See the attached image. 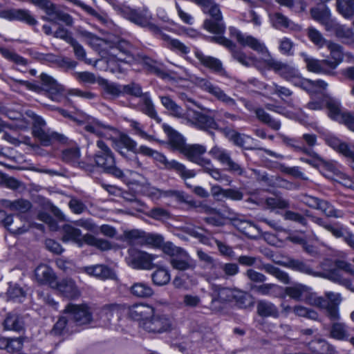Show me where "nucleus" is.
<instances>
[{
  "label": "nucleus",
  "mask_w": 354,
  "mask_h": 354,
  "mask_svg": "<svg viewBox=\"0 0 354 354\" xmlns=\"http://www.w3.org/2000/svg\"><path fill=\"white\" fill-rule=\"evenodd\" d=\"M37 281L42 284H48L53 288L57 281L53 270L45 264L38 266L35 270Z\"/></svg>",
  "instance_id": "obj_33"
},
{
  "label": "nucleus",
  "mask_w": 354,
  "mask_h": 354,
  "mask_svg": "<svg viewBox=\"0 0 354 354\" xmlns=\"http://www.w3.org/2000/svg\"><path fill=\"white\" fill-rule=\"evenodd\" d=\"M154 308L147 304H136L129 309V315L133 319L140 321V324L148 320L153 314Z\"/></svg>",
  "instance_id": "obj_30"
},
{
  "label": "nucleus",
  "mask_w": 354,
  "mask_h": 354,
  "mask_svg": "<svg viewBox=\"0 0 354 354\" xmlns=\"http://www.w3.org/2000/svg\"><path fill=\"white\" fill-rule=\"evenodd\" d=\"M85 238L86 245L95 247L101 251H106L112 248L111 243L106 239L97 238L90 234H86Z\"/></svg>",
  "instance_id": "obj_49"
},
{
  "label": "nucleus",
  "mask_w": 354,
  "mask_h": 354,
  "mask_svg": "<svg viewBox=\"0 0 354 354\" xmlns=\"http://www.w3.org/2000/svg\"><path fill=\"white\" fill-rule=\"evenodd\" d=\"M84 129L91 133L106 139L112 138L113 135L117 133V129L109 125L102 124L101 122L93 120L84 126Z\"/></svg>",
  "instance_id": "obj_26"
},
{
  "label": "nucleus",
  "mask_w": 354,
  "mask_h": 354,
  "mask_svg": "<svg viewBox=\"0 0 354 354\" xmlns=\"http://www.w3.org/2000/svg\"><path fill=\"white\" fill-rule=\"evenodd\" d=\"M269 90L271 94L277 95L283 100H284L286 97H290L292 95V92L288 88L278 85L275 83L270 86Z\"/></svg>",
  "instance_id": "obj_64"
},
{
  "label": "nucleus",
  "mask_w": 354,
  "mask_h": 354,
  "mask_svg": "<svg viewBox=\"0 0 354 354\" xmlns=\"http://www.w3.org/2000/svg\"><path fill=\"white\" fill-rule=\"evenodd\" d=\"M187 122L195 127L209 131V129H218V124L215 121L213 116L194 111L192 118L187 119Z\"/></svg>",
  "instance_id": "obj_24"
},
{
  "label": "nucleus",
  "mask_w": 354,
  "mask_h": 354,
  "mask_svg": "<svg viewBox=\"0 0 354 354\" xmlns=\"http://www.w3.org/2000/svg\"><path fill=\"white\" fill-rule=\"evenodd\" d=\"M151 279L155 285L162 286L169 282L171 275L167 269L159 267L152 273Z\"/></svg>",
  "instance_id": "obj_51"
},
{
  "label": "nucleus",
  "mask_w": 354,
  "mask_h": 354,
  "mask_svg": "<svg viewBox=\"0 0 354 354\" xmlns=\"http://www.w3.org/2000/svg\"><path fill=\"white\" fill-rule=\"evenodd\" d=\"M277 263L306 274L328 279L344 285L349 283V281L344 277L346 274L354 276V268H352L350 263L344 261H332L328 259L325 260L321 264L323 272L313 271L308 265L298 259H287L278 261Z\"/></svg>",
  "instance_id": "obj_1"
},
{
  "label": "nucleus",
  "mask_w": 354,
  "mask_h": 354,
  "mask_svg": "<svg viewBox=\"0 0 354 354\" xmlns=\"http://www.w3.org/2000/svg\"><path fill=\"white\" fill-rule=\"evenodd\" d=\"M195 56L201 64L205 67L213 71L215 73H221L223 71L221 62L214 57L204 55L200 50L195 51Z\"/></svg>",
  "instance_id": "obj_40"
},
{
  "label": "nucleus",
  "mask_w": 354,
  "mask_h": 354,
  "mask_svg": "<svg viewBox=\"0 0 354 354\" xmlns=\"http://www.w3.org/2000/svg\"><path fill=\"white\" fill-rule=\"evenodd\" d=\"M80 156V148L77 146L68 147L62 152V159L67 163H78Z\"/></svg>",
  "instance_id": "obj_54"
},
{
  "label": "nucleus",
  "mask_w": 354,
  "mask_h": 354,
  "mask_svg": "<svg viewBox=\"0 0 354 354\" xmlns=\"http://www.w3.org/2000/svg\"><path fill=\"white\" fill-rule=\"evenodd\" d=\"M308 304L316 306L326 311L328 317L332 321L338 320L339 313L338 306L329 305V303L322 297L313 295L308 298Z\"/></svg>",
  "instance_id": "obj_29"
},
{
  "label": "nucleus",
  "mask_w": 354,
  "mask_h": 354,
  "mask_svg": "<svg viewBox=\"0 0 354 354\" xmlns=\"http://www.w3.org/2000/svg\"><path fill=\"white\" fill-rule=\"evenodd\" d=\"M202 168L204 172L208 174L217 181L225 183L226 185H230L232 182L230 177L226 174H222L218 169L215 168L210 160L206 161V163L202 166Z\"/></svg>",
  "instance_id": "obj_41"
},
{
  "label": "nucleus",
  "mask_w": 354,
  "mask_h": 354,
  "mask_svg": "<svg viewBox=\"0 0 354 354\" xmlns=\"http://www.w3.org/2000/svg\"><path fill=\"white\" fill-rule=\"evenodd\" d=\"M30 2L44 10L47 16L42 17V19L54 24L59 21L66 26H71L73 23V17L68 13L57 8V6L50 0H30Z\"/></svg>",
  "instance_id": "obj_9"
},
{
  "label": "nucleus",
  "mask_w": 354,
  "mask_h": 354,
  "mask_svg": "<svg viewBox=\"0 0 354 354\" xmlns=\"http://www.w3.org/2000/svg\"><path fill=\"white\" fill-rule=\"evenodd\" d=\"M24 323L22 317L17 314H8L4 322L3 326L6 330L19 332L24 329Z\"/></svg>",
  "instance_id": "obj_44"
},
{
  "label": "nucleus",
  "mask_w": 354,
  "mask_h": 354,
  "mask_svg": "<svg viewBox=\"0 0 354 354\" xmlns=\"http://www.w3.org/2000/svg\"><path fill=\"white\" fill-rule=\"evenodd\" d=\"M162 104L173 116L182 118L184 117L183 109L169 96L160 97Z\"/></svg>",
  "instance_id": "obj_47"
},
{
  "label": "nucleus",
  "mask_w": 354,
  "mask_h": 354,
  "mask_svg": "<svg viewBox=\"0 0 354 354\" xmlns=\"http://www.w3.org/2000/svg\"><path fill=\"white\" fill-rule=\"evenodd\" d=\"M0 53L5 58L14 62L17 64L22 66H26L27 64V60L25 58L8 49L0 48Z\"/></svg>",
  "instance_id": "obj_61"
},
{
  "label": "nucleus",
  "mask_w": 354,
  "mask_h": 354,
  "mask_svg": "<svg viewBox=\"0 0 354 354\" xmlns=\"http://www.w3.org/2000/svg\"><path fill=\"white\" fill-rule=\"evenodd\" d=\"M205 151L206 149L204 146L201 145H186L183 153L190 161L202 167L206 163V161L209 160V159H205L201 157Z\"/></svg>",
  "instance_id": "obj_34"
},
{
  "label": "nucleus",
  "mask_w": 354,
  "mask_h": 354,
  "mask_svg": "<svg viewBox=\"0 0 354 354\" xmlns=\"http://www.w3.org/2000/svg\"><path fill=\"white\" fill-rule=\"evenodd\" d=\"M107 42L108 50L106 54L109 56L120 61L123 60V58L118 57V54L115 51L118 50L125 55L133 57V47L129 41L120 37H113L108 38Z\"/></svg>",
  "instance_id": "obj_20"
},
{
  "label": "nucleus",
  "mask_w": 354,
  "mask_h": 354,
  "mask_svg": "<svg viewBox=\"0 0 354 354\" xmlns=\"http://www.w3.org/2000/svg\"><path fill=\"white\" fill-rule=\"evenodd\" d=\"M300 55L306 63L308 71L310 72L330 76L335 75V72H332V70L326 64L325 59L319 60L309 56L306 53H301Z\"/></svg>",
  "instance_id": "obj_23"
},
{
  "label": "nucleus",
  "mask_w": 354,
  "mask_h": 354,
  "mask_svg": "<svg viewBox=\"0 0 354 354\" xmlns=\"http://www.w3.org/2000/svg\"><path fill=\"white\" fill-rule=\"evenodd\" d=\"M85 239V234L82 235L80 229L68 224L64 225L62 227V240L63 242H72L79 248H82L86 244Z\"/></svg>",
  "instance_id": "obj_27"
},
{
  "label": "nucleus",
  "mask_w": 354,
  "mask_h": 354,
  "mask_svg": "<svg viewBox=\"0 0 354 354\" xmlns=\"http://www.w3.org/2000/svg\"><path fill=\"white\" fill-rule=\"evenodd\" d=\"M0 53L5 58L14 62L17 64L22 66H26L27 64V60L25 58L8 49L0 48Z\"/></svg>",
  "instance_id": "obj_62"
},
{
  "label": "nucleus",
  "mask_w": 354,
  "mask_h": 354,
  "mask_svg": "<svg viewBox=\"0 0 354 354\" xmlns=\"http://www.w3.org/2000/svg\"><path fill=\"white\" fill-rule=\"evenodd\" d=\"M326 46L329 50V55L325 59L332 72H335V70L343 62L344 57L347 58L348 62H354V57L351 53L344 54L343 48L339 44L329 41Z\"/></svg>",
  "instance_id": "obj_17"
},
{
  "label": "nucleus",
  "mask_w": 354,
  "mask_h": 354,
  "mask_svg": "<svg viewBox=\"0 0 354 354\" xmlns=\"http://www.w3.org/2000/svg\"><path fill=\"white\" fill-rule=\"evenodd\" d=\"M97 149L93 155V160L95 165L103 171L112 175L119 179L123 180L125 174L123 171L115 165L114 153L102 140L99 139L96 142Z\"/></svg>",
  "instance_id": "obj_3"
},
{
  "label": "nucleus",
  "mask_w": 354,
  "mask_h": 354,
  "mask_svg": "<svg viewBox=\"0 0 354 354\" xmlns=\"http://www.w3.org/2000/svg\"><path fill=\"white\" fill-rule=\"evenodd\" d=\"M27 114L32 120V135L39 140L41 145L47 147L53 145L55 142L61 143L66 142L67 138L63 134L49 129L45 130L46 122L41 117L32 111H28Z\"/></svg>",
  "instance_id": "obj_6"
},
{
  "label": "nucleus",
  "mask_w": 354,
  "mask_h": 354,
  "mask_svg": "<svg viewBox=\"0 0 354 354\" xmlns=\"http://www.w3.org/2000/svg\"><path fill=\"white\" fill-rule=\"evenodd\" d=\"M310 14L313 19L322 25L331 17L330 10L326 6L312 8Z\"/></svg>",
  "instance_id": "obj_55"
},
{
  "label": "nucleus",
  "mask_w": 354,
  "mask_h": 354,
  "mask_svg": "<svg viewBox=\"0 0 354 354\" xmlns=\"http://www.w3.org/2000/svg\"><path fill=\"white\" fill-rule=\"evenodd\" d=\"M267 70H272L283 79L299 87L304 77L299 70L292 64L278 60L267 53Z\"/></svg>",
  "instance_id": "obj_7"
},
{
  "label": "nucleus",
  "mask_w": 354,
  "mask_h": 354,
  "mask_svg": "<svg viewBox=\"0 0 354 354\" xmlns=\"http://www.w3.org/2000/svg\"><path fill=\"white\" fill-rule=\"evenodd\" d=\"M84 271L88 275L96 277L100 280L118 281V276L115 271L104 264H96L84 268Z\"/></svg>",
  "instance_id": "obj_25"
},
{
  "label": "nucleus",
  "mask_w": 354,
  "mask_h": 354,
  "mask_svg": "<svg viewBox=\"0 0 354 354\" xmlns=\"http://www.w3.org/2000/svg\"><path fill=\"white\" fill-rule=\"evenodd\" d=\"M157 257V255L131 248L128 250L126 261L127 264L133 269L151 270L157 266L153 263Z\"/></svg>",
  "instance_id": "obj_11"
},
{
  "label": "nucleus",
  "mask_w": 354,
  "mask_h": 354,
  "mask_svg": "<svg viewBox=\"0 0 354 354\" xmlns=\"http://www.w3.org/2000/svg\"><path fill=\"white\" fill-rule=\"evenodd\" d=\"M0 17L8 21L25 22L30 26L37 24V21L31 15L29 10L15 8L3 10L1 3H0Z\"/></svg>",
  "instance_id": "obj_19"
},
{
  "label": "nucleus",
  "mask_w": 354,
  "mask_h": 354,
  "mask_svg": "<svg viewBox=\"0 0 354 354\" xmlns=\"http://www.w3.org/2000/svg\"><path fill=\"white\" fill-rule=\"evenodd\" d=\"M326 106L328 110V116L331 119L344 124L349 130L351 129V127L354 124V116L344 111L339 101L330 99L326 103Z\"/></svg>",
  "instance_id": "obj_18"
},
{
  "label": "nucleus",
  "mask_w": 354,
  "mask_h": 354,
  "mask_svg": "<svg viewBox=\"0 0 354 354\" xmlns=\"http://www.w3.org/2000/svg\"><path fill=\"white\" fill-rule=\"evenodd\" d=\"M299 87L306 91L313 96L317 94L322 95L324 91L326 90L328 84L322 80L313 81L304 78Z\"/></svg>",
  "instance_id": "obj_37"
},
{
  "label": "nucleus",
  "mask_w": 354,
  "mask_h": 354,
  "mask_svg": "<svg viewBox=\"0 0 354 354\" xmlns=\"http://www.w3.org/2000/svg\"><path fill=\"white\" fill-rule=\"evenodd\" d=\"M202 10L205 13H208L211 16V19L205 20L203 23L204 28L212 33L218 35V36L209 37V40L232 50L234 44L231 40L223 36L225 31V25L223 21L218 6L212 1L207 8H203Z\"/></svg>",
  "instance_id": "obj_2"
},
{
  "label": "nucleus",
  "mask_w": 354,
  "mask_h": 354,
  "mask_svg": "<svg viewBox=\"0 0 354 354\" xmlns=\"http://www.w3.org/2000/svg\"><path fill=\"white\" fill-rule=\"evenodd\" d=\"M285 292L288 296L297 301L305 300L308 304V298L313 295H317L311 293L309 288L304 285L297 284L294 286L287 287Z\"/></svg>",
  "instance_id": "obj_36"
},
{
  "label": "nucleus",
  "mask_w": 354,
  "mask_h": 354,
  "mask_svg": "<svg viewBox=\"0 0 354 354\" xmlns=\"http://www.w3.org/2000/svg\"><path fill=\"white\" fill-rule=\"evenodd\" d=\"M162 128L168 136L169 145L174 149L183 152L186 146L183 137L168 124H164Z\"/></svg>",
  "instance_id": "obj_39"
},
{
  "label": "nucleus",
  "mask_w": 354,
  "mask_h": 354,
  "mask_svg": "<svg viewBox=\"0 0 354 354\" xmlns=\"http://www.w3.org/2000/svg\"><path fill=\"white\" fill-rule=\"evenodd\" d=\"M267 70H272L283 79L299 87L304 77L299 70L292 64L278 60L267 53Z\"/></svg>",
  "instance_id": "obj_8"
},
{
  "label": "nucleus",
  "mask_w": 354,
  "mask_h": 354,
  "mask_svg": "<svg viewBox=\"0 0 354 354\" xmlns=\"http://www.w3.org/2000/svg\"><path fill=\"white\" fill-rule=\"evenodd\" d=\"M158 35H160L162 39L167 42L168 47L170 49L176 50L183 55H186L189 53V48L178 39H171L169 35L162 33L161 31Z\"/></svg>",
  "instance_id": "obj_48"
},
{
  "label": "nucleus",
  "mask_w": 354,
  "mask_h": 354,
  "mask_svg": "<svg viewBox=\"0 0 354 354\" xmlns=\"http://www.w3.org/2000/svg\"><path fill=\"white\" fill-rule=\"evenodd\" d=\"M170 263L173 268L180 271L194 270L196 267V261L185 250L171 257Z\"/></svg>",
  "instance_id": "obj_32"
},
{
  "label": "nucleus",
  "mask_w": 354,
  "mask_h": 354,
  "mask_svg": "<svg viewBox=\"0 0 354 354\" xmlns=\"http://www.w3.org/2000/svg\"><path fill=\"white\" fill-rule=\"evenodd\" d=\"M239 230L251 238H256L262 234L261 230L255 224L249 221H240Z\"/></svg>",
  "instance_id": "obj_59"
},
{
  "label": "nucleus",
  "mask_w": 354,
  "mask_h": 354,
  "mask_svg": "<svg viewBox=\"0 0 354 354\" xmlns=\"http://www.w3.org/2000/svg\"><path fill=\"white\" fill-rule=\"evenodd\" d=\"M209 153L214 158L218 160L222 165L226 166V169L228 171L239 176L244 174V169L239 163L232 159L227 151L215 146Z\"/></svg>",
  "instance_id": "obj_16"
},
{
  "label": "nucleus",
  "mask_w": 354,
  "mask_h": 354,
  "mask_svg": "<svg viewBox=\"0 0 354 354\" xmlns=\"http://www.w3.org/2000/svg\"><path fill=\"white\" fill-rule=\"evenodd\" d=\"M81 34L87 40L88 44H90L92 47L97 49H101L102 51H104L105 53H107L108 38L101 39L95 35L88 31H82Z\"/></svg>",
  "instance_id": "obj_43"
},
{
  "label": "nucleus",
  "mask_w": 354,
  "mask_h": 354,
  "mask_svg": "<svg viewBox=\"0 0 354 354\" xmlns=\"http://www.w3.org/2000/svg\"><path fill=\"white\" fill-rule=\"evenodd\" d=\"M326 142L338 153L344 155L348 144L342 141L334 136H328L325 138Z\"/></svg>",
  "instance_id": "obj_60"
},
{
  "label": "nucleus",
  "mask_w": 354,
  "mask_h": 354,
  "mask_svg": "<svg viewBox=\"0 0 354 354\" xmlns=\"http://www.w3.org/2000/svg\"><path fill=\"white\" fill-rule=\"evenodd\" d=\"M40 80L41 86L28 81L11 78V80L26 86L28 90L38 93L44 91L53 101L60 102L64 98V87L53 77L43 73L40 75Z\"/></svg>",
  "instance_id": "obj_4"
},
{
  "label": "nucleus",
  "mask_w": 354,
  "mask_h": 354,
  "mask_svg": "<svg viewBox=\"0 0 354 354\" xmlns=\"http://www.w3.org/2000/svg\"><path fill=\"white\" fill-rule=\"evenodd\" d=\"M245 275L250 281L248 285L252 292L262 295L266 294V277L263 274L254 269H249L246 271Z\"/></svg>",
  "instance_id": "obj_28"
},
{
  "label": "nucleus",
  "mask_w": 354,
  "mask_h": 354,
  "mask_svg": "<svg viewBox=\"0 0 354 354\" xmlns=\"http://www.w3.org/2000/svg\"><path fill=\"white\" fill-rule=\"evenodd\" d=\"M68 207L74 214H80L87 209L86 205L83 201L75 196H70Z\"/></svg>",
  "instance_id": "obj_63"
},
{
  "label": "nucleus",
  "mask_w": 354,
  "mask_h": 354,
  "mask_svg": "<svg viewBox=\"0 0 354 354\" xmlns=\"http://www.w3.org/2000/svg\"><path fill=\"white\" fill-rule=\"evenodd\" d=\"M121 308L118 304L106 305L102 309V317L110 322L112 319L118 321L121 317Z\"/></svg>",
  "instance_id": "obj_52"
},
{
  "label": "nucleus",
  "mask_w": 354,
  "mask_h": 354,
  "mask_svg": "<svg viewBox=\"0 0 354 354\" xmlns=\"http://www.w3.org/2000/svg\"><path fill=\"white\" fill-rule=\"evenodd\" d=\"M230 31L241 45L249 46L257 52H262L263 50V45L254 37L250 35H243L235 28H230Z\"/></svg>",
  "instance_id": "obj_35"
},
{
  "label": "nucleus",
  "mask_w": 354,
  "mask_h": 354,
  "mask_svg": "<svg viewBox=\"0 0 354 354\" xmlns=\"http://www.w3.org/2000/svg\"><path fill=\"white\" fill-rule=\"evenodd\" d=\"M53 288L58 291L62 297L69 299H75L81 295V291L76 282L69 277L57 280Z\"/></svg>",
  "instance_id": "obj_21"
},
{
  "label": "nucleus",
  "mask_w": 354,
  "mask_h": 354,
  "mask_svg": "<svg viewBox=\"0 0 354 354\" xmlns=\"http://www.w3.org/2000/svg\"><path fill=\"white\" fill-rule=\"evenodd\" d=\"M319 168L321 169L322 174L330 179H333L335 176L342 177L343 175L335 162L326 160L324 158H322Z\"/></svg>",
  "instance_id": "obj_42"
},
{
  "label": "nucleus",
  "mask_w": 354,
  "mask_h": 354,
  "mask_svg": "<svg viewBox=\"0 0 354 354\" xmlns=\"http://www.w3.org/2000/svg\"><path fill=\"white\" fill-rule=\"evenodd\" d=\"M270 22L277 29L286 28L290 31H299L301 28L280 12L269 15Z\"/></svg>",
  "instance_id": "obj_31"
},
{
  "label": "nucleus",
  "mask_w": 354,
  "mask_h": 354,
  "mask_svg": "<svg viewBox=\"0 0 354 354\" xmlns=\"http://www.w3.org/2000/svg\"><path fill=\"white\" fill-rule=\"evenodd\" d=\"M30 227V222L27 216L22 214H10L7 218L6 229L14 234H21Z\"/></svg>",
  "instance_id": "obj_22"
},
{
  "label": "nucleus",
  "mask_w": 354,
  "mask_h": 354,
  "mask_svg": "<svg viewBox=\"0 0 354 354\" xmlns=\"http://www.w3.org/2000/svg\"><path fill=\"white\" fill-rule=\"evenodd\" d=\"M114 9L118 14L131 22L140 27L147 28L156 35L160 32L159 27L151 22V15L147 8L133 9L125 5H117L114 6Z\"/></svg>",
  "instance_id": "obj_5"
},
{
  "label": "nucleus",
  "mask_w": 354,
  "mask_h": 354,
  "mask_svg": "<svg viewBox=\"0 0 354 354\" xmlns=\"http://www.w3.org/2000/svg\"><path fill=\"white\" fill-rule=\"evenodd\" d=\"M283 310L286 313L292 311L296 315L299 317H304L313 320H317L318 319V314L317 312L300 305L295 306L293 308H291L289 306H285L283 305Z\"/></svg>",
  "instance_id": "obj_46"
},
{
  "label": "nucleus",
  "mask_w": 354,
  "mask_h": 354,
  "mask_svg": "<svg viewBox=\"0 0 354 354\" xmlns=\"http://www.w3.org/2000/svg\"><path fill=\"white\" fill-rule=\"evenodd\" d=\"M330 337L337 340H346L348 339L347 326L342 322H335L330 329Z\"/></svg>",
  "instance_id": "obj_56"
},
{
  "label": "nucleus",
  "mask_w": 354,
  "mask_h": 354,
  "mask_svg": "<svg viewBox=\"0 0 354 354\" xmlns=\"http://www.w3.org/2000/svg\"><path fill=\"white\" fill-rule=\"evenodd\" d=\"M140 110L142 113L154 120L158 123L161 122L162 120L157 113L155 106L149 95V93H145L142 98H141Z\"/></svg>",
  "instance_id": "obj_38"
},
{
  "label": "nucleus",
  "mask_w": 354,
  "mask_h": 354,
  "mask_svg": "<svg viewBox=\"0 0 354 354\" xmlns=\"http://www.w3.org/2000/svg\"><path fill=\"white\" fill-rule=\"evenodd\" d=\"M102 87L104 95L112 98L118 97L123 94L122 85L116 83L103 80Z\"/></svg>",
  "instance_id": "obj_53"
},
{
  "label": "nucleus",
  "mask_w": 354,
  "mask_h": 354,
  "mask_svg": "<svg viewBox=\"0 0 354 354\" xmlns=\"http://www.w3.org/2000/svg\"><path fill=\"white\" fill-rule=\"evenodd\" d=\"M140 327L146 332L151 334H160L169 332L172 329V321L166 315L155 314L140 324Z\"/></svg>",
  "instance_id": "obj_12"
},
{
  "label": "nucleus",
  "mask_w": 354,
  "mask_h": 354,
  "mask_svg": "<svg viewBox=\"0 0 354 354\" xmlns=\"http://www.w3.org/2000/svg\"><path fill=\"white\" fill-rule=\"evenodd\" d=\"M317 209L321 210L328 217L342 218L344 216L341 210L336 209L326 201L320 200Z\"/></svg>",
  "instance_id": "obj_58"
},
{
  "label": "nucleus",
  "mask_w": 354,
  "mask_h": 354,
  "mask_svg": "<svg viewBox=\"0 0 354 354\" xmlns=\"http://www.w3.org/2000/svg\"><path fill=\"white\" fill-rule=\"evenodd\" d=\"M64 314L77 326L88 324L92 321V313L86 304H68L64 310Z\"/></svg>",
  "instance_id": "obj_13"
},
{
  "label": "nucleus",
  "mask_w": 354,
  "mask_h": 354,
  "mask_svg": "<svg viewBox=\"0 0 354 354\" xmlns=\"http://www.w3.org/2000/svg\"><path fill=\"white\" fill-rule=\"evenodd\" d=\"M153 158L164 166V169L176 171L183 180L194 178L196 176L194 170L187 169L182 163L175 160H169L162 153L156 151Z\"/></svg>",
  "instance_id": "obj_15"
},
{
  "label": "nucleus",
  "mask_w": 354,
  "mask_h": 354,
  "mask_svg": "<svg viewBox=\"0 0 354 354\" xmlns=\"http://www.w3.org/2000/svg\"><path fill=\"white\" fill-rule=\"evenodd\" d=\"M306 35L310 41L318 48H323L330 41L325 39L322 32L314 27H309L307 29Z\"/></svg>",
  "instance_id": "obj_50"
},
{
  "label": "nucleus",
  "mask_w": 354,
  "mask_h": 354,
  "mask_svg": "<svg viewBox=\"0 0 354 354\" xmlns=\"http://www.w3.org/2000/svg\"><path fill=\"white\" fill-rule=\"evenodd\" d=\"M69 321V319L66 315L61 316L51 329L50 332V335L54 336H62L67 333V326Z\"/></svg>",
  "instance_id": "obj_57"
},
{
  "label": "nucleus",
  "mask_w": 354,
  "mask_h": 354,
  "mask_svg": "<svg viewBox=\"0 0 354 354\" xmlns=\"http://www.w3.org/2000/svg\"><path fill=\"white\" fill-rule=\"evenodd\" d=\"M209 295L212 298L210 309L215 312H221L226 304L234 301L235 290L221 285L212 284Z\"/></svg>",
  "instance_id": "obj_10"
},
{
  "label": "nucleus",
  "mask_w": 354,
  "mask_h": 354,
  "mask_svg": "<svg viewBox=\"0 0 354 354\" xmlns=\"http://www.w3.org/2000/svg\"><path fill=\"white\" fill-rule=\"evenodd\" d=\"M194 82L197 86L210 93L226 106L230 107L236 106V101L233 98L228 96L221 88L214 85L208 80L203 77H195Z\"/></svg>",
  "instance_id": "obj_14"
},
{
  "label": "nucleus",
  "mask_w": 354,
  "mask_h": 354,
  "mask_svg": "<svg viewBox=\"0 0 354 354\" xmlns=\"http://www.w3.org/2000/svg\"><path fill=\"white\" fill-rule=\"evenodd\" d=\"M130 292L138 298H149L153 295V289L145 283H133L130 288Z\"/></svg>",
  "instance_id": "obj_45"
}]
</instances>
